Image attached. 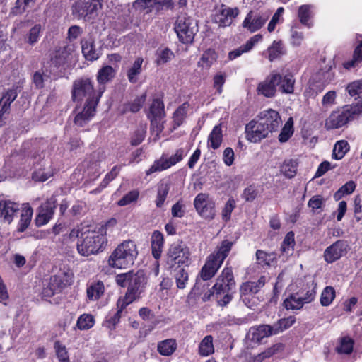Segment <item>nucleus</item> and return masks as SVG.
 Listing matches in <instances>:
<instances>
[{"label":"nucleus","instance_id":"nucleus-1","mask_svg":"<svg viewBox=\"0 0 362 362\" xmlns=\"http://www.w3.org/2000/svg\"><path fill=\"white\" fill-rule=\"evenodd\" d=\"M137 255L135 243L131 240H124L111 253L108 258V264L112 268L126 269L133 265Z\"/></svg>","mask_w":362,"mask_h":362},{"label":"nucleus","instance_id":"nucleus-2","mask_svg":"<svg viewBox=\"0 0 362 362\" xmlns=\"http://www.w3.org/2000/svg\"><path fill=\"white\" fill-rule=\"evenodd\" d=\"M235 281L231 268L226 267L216 279L215 284L212 286L214 293L219 306H226L233 299V290L235 288Z\"/></svg>","mask_w":362,"mask_h":362},{"label":"nucleus","instance_id":"nucleus-3","mask_svg":"<svg viewBox=\"0 0 362 362\" xmlns=\"http://www.w3.org/2000/svg\"><path fill=\"white\" fill-rule=\"evenodd\" d=\"M233 244V242L228 240H223L217 248V250L206 258V262L199 273V276L202 280L208 281L215 276L223 261L228 255Z\"/></svg>","mask_w":362,"mask_h":362},{"label":"nucleus","instance_id":"nucleus-4","mask_svg":"<svg viewBox=\"0 0 362 362\" xmlns=\"http://www.w3.org/2000/svg\"><path fill=\"white\" fill-rule=\"evenodd\" d=\"M107 244L105 236L100 232L86 228L83 233V238L77 243L78 252L83 256L98 253Z\"/></svg>","mask_w":362,"mask_h":362},{"label":"nucleus","instance_id":"nucleus-5","mask_svg":"<svg viewBox=\"0 0 362 362\" xmlns=\"http://www.w3.org/2000/svg\"><path fill=\"white\" fill-rule=\"evenodd\" d=\"M361 114L362 103L345 105L341 109L333 111L329 115L325 121V127L327 129H339Z\"/></svg>","mask_w":362,"mask_h":362},{"label":"nucleus","instance_id":"nucleus-6","mask_svg":"<svg viewBox=\"0 0 362 362\" xmlns=\"http://www.w3.org/2000/svg\"><path fill=\"white\" fill-rule=\"evenodd\" d=\"M105 90V86H99L98 93L96 95L91 80L88 78H82L74 82L72 98L74 100L78 101L82 100L84 98H87L86 102L90 99L98 98L99 100Z\"/></svg>","mask_w":362,"mask_h":362},{"label":"nucleus","instance_id":"nucleus-7","mask_svg":"<svg viewBox=\"0 0 362 362\" xmlns=\"http://www.w3.org/2000/svg\"><path fill=\"white\" fill-rule=\"evenodd\" d=\"M174 29L180 41L184 44L192 43L198 31L197 23L186 13L177 16Z\"/></svg>","mask_w":362,"mask_h":362},{"label":"nucleus","instance_id":"nucleus-8","mask_svg":"<svg viewBox=\"0 0 362 362\" xmlns=\"http://www.w3.org/2000/svg\"><path fill=\"white\" fill-rule=\"evenodd\" d=\"M165 262L170 267L188 265L190 262L189 249L182 243H173L168 249Z\"/></svg>","mask_w":362,"mask_h":362},{"label":"nucleus","instance_id":"nucleus-9","mask_svg":"<svg viewBox=\"0 0 362 362\" xmlns=\"http://www.w3.org/2000/svg\"><path fill=\"white\" fill-rule=\"evenodd\" d=\"M187 154V151L184 148L176 150L175 154L168 158L162 156L159 159L154 161L151 168L146 171V175H151L156 172L165 170L170 167L180 162Z\"/></svg>","mask_w":362,"mask_h":362},{"label":"nucleus","instance_id":"nucleus-10","mask_svg":"<svg viewBox=\"0 0 362 362\" xmlns=\"http://www.w3.org/2000/svg\"><path fill=\"white\" fill-rule=\"evenodd\" d=\"M102 6L103 4H97L90 0L79 1L73 5L72 14L78 18H83L88 21L96 16L97 11Z\"/></svg>","mask_w":362,"mask_h":362},{"label":"nucleus","instance_id":"nucleus-11","mask_svg":"<svg viewBox=\"0 0 362 362\" xmlns=\"http://www.w3.org/2000/svg\"><path fill=\"white\" fill-rule=\"evenodd\" d=\"M129 283L127 291L124 298H121L125 301L132 303L140 293L141 288L145 284V275L143 272L134 273L131 272V278Z\"/></svg>","mask_w":362,"mask_h":362},{"label":"nucleus","instance_id":"nucleus-12","mask_svg":"<svg viewBox=\"0 0 362 362\" xmlns=\"http://www.w3.org/2000/svg\"><path fill=\"white\" fill-rule=\"evenodd\" d=\"M164 103L159 99H154L150 106L148 117L151 119V125L153 132L159 134L163 129V126L160 121L165 117Z\"/></svg>","mask_w":362,"mask_h":362},{"label":"nucleus","instance_id":"nucleus-13","mask_svg":"<svg viewBox=\"0 0 362 362\" xmlns=\"http://www.w3.org/2000/svg\"><path fill=\"white\" fill-rule=\"evenodd\" d=\"M194 205L197 213L205 219H212L215 216V204L209 199L208 195L199 193L194 200Z\"/></svg>","mask_w":362,"mask_h":362},{"label":"nucleus","instance_id":"nucleus-14","mask_svg":"<svg viewBox=\"0 0 362 362\" xmlns=\"http://www.w3.org/2000/svg\"><path fill=\"white\" fill-rule=\"evenodd\" d=\"M269 17L267 12H254L250 11L244 19L242 25L250 33L259 30Z\"/></svg>","mask_w":362,"mask_h":362},{"label":"nucleus","instance_id":"nucleus-15","mask_svg":"<svg viewBox=\"0 0 362 362\" xmlns=\"http://www.w3.org/2000/svg\"><path fill=\"white\" fill-rule=\"evenodd\" d=\"M246 138L251 142L257 143L267 137L271 132L268 127L262 124L259 120H252L245 127Z\"/></svg>","mask_w":362,"mask_h":362},{"label":"nucleus","instance_id":"nucleus-16","mask_svg":"<svg viewBox=\"0 0 362 362\" xmlns=\"http://www.w3.org/2000/svg\"><path fill=\"white\" fill-rule=\"evenodd\" d=\"M57 206V200L54 197L48 199L39 207L38 214L35 217V222L37 226L40 227L47 224L52 218L54 209Z\"/></svg>","mask_w":362,"mask_h":362},{"label":"nucleus","instance_id":"nucleus-17","mask_svg":"<svg viewBox=\"0 0 362 362\" xmlns=\"http://www.w3.org/2000/svg\"><path fill=\"white\" fill-rule=\"evenodd\" d=\"M278 80L277 71H272L263 81L258 84L257 93L266 98L274 97L276 93Z\"/></svg>","mask_w":362,"mask_h":362},{"label":"nucleus","instance_id":"nucleus-18","mask_svg":"<svg viewBox=\"0 0 362 362\" xmlns=\"http://www.w3.org/2000/svg\"><path fill=\"white\" fill-rule=\"evenodd\" d=\"M238 8H230L221 5L214 16V21L219 27L225 28L232 24L234 19L239 15Z\"/></svg>","mask_w":362,"mask_h":362},{"label":"nucleus","instance_id":"nucleus-19","mask_svg":"<svg viewBox=\"0 0 362 362\" xmlns=\"http://www.w3.org/2000/svg\"><path fill=\"white\" fill-rule=\"evenodd\" d=\"M346 241L339 240L326 248L324 252L325 260L327 263H333L339 259L347 252Z\"/></svg>","mask_w":362,"mask_h":362},{"label":"nucleus","instance_id":"nucleus-20","mask_svg":"<svg viewBox=\"0 0 362 362\" xmlns=\"http://www.w3.org/2000/svg\"><path fill=\"white\" fill-rule=\"evenodd\" d=\"M98 104V98L96 100H88L86 103L83 110L76 114L74 122L78 127H84L95 115L96 106Z\"/></svg>","mask_w":362,"mask_h":362},{"label":"nucleus","instance_id":"nucleus-21","mask_svg":"<svg viewBox=\"0 0 362 362\" xmlns=\"http://www.w3.org/2000/svg\"><path fill=\"white\" fill-rule=\"evenodd\" d=\"M257 117L259 122L264 124L265 127H268L271 132H276L281 123V119L279 112L272 109L261 112Z\"/></svg>","mask_w":362,"mask_h":362},{"label":"nucleus","instance_id":"nucleus-22","mask_svg":"<svg viewBox=\"0 0 362 362\" xmlns=\"http://www.w3.org/2000/svg\"><path fill=\"white\" fill-rule=\"evenodd\" d=\"M18 93L15 89H9L0 98V127L6 123V119L10 112V106L17 98Z\"/></svg>","mask_w":362,"mask_h":362},{"label":"nucleus","instance_id":"nucleus-23","mask_svg":"<svg viewBox=\"0 0 362 362\" xmlns=\"http://www.w3.org/2000/svg\"><path fill=\"white\" fill-rule=\"evenodd\" d=\"M19 210L18 203L10 200L0 201V218L4 223L10 224Z\"/></svg>","mask_w":362,"mask_h":362},{"label":"nucleus","instance_id":"nucleus-24","mask_svg":"<svg viewBox=\"0 0 362 362\" xmlns=\"http://www.w3.org/2000/svg\"><path fill=\"white\" fill-rule=\"evenodd\" d=\"M277 88L282 93L292 94L294 92L295 78L288 71L281 74L277 72Z\"/></svg>","mask_w":362,"mask_h":362},{"label":"nucleus","instance_id":"nucleus-25","mask_svg":"<svg viewBox=\"0 0 362 362\" xmlns=\"http://www.w3.org/2000/svg\"><path fill=\"white\" fill-rule=\"evenodd\" d=\"M272 325H261L250 329L248 337L253 342H260L265 337L275 335Z\"/></svg>","mask_w":362,"mask_h":362},{"label":"nucleus","instance_id":"nucleus-26","mask_svg":"<svg viewBox=\"0 0 362 362\" xmlns=\"http://www.w3.org/2000/svg\"><path fill=\"white\" fill-rule=\"evenodd\" d=\"M362 64V35L357 34L356 36V47L351 59L345 62L343 66L346 69H351L360 66Z\"/></svg>","mask_w":362,"mask_h":362},{"label":"nucleus","instance_id":"nucleus-27","mask_svg":"<svg viewBox=\"0 0 362 362\" xmlns=\"http://www.w3.org/2000/svg\"><path fill=\"white\" fill-rule=\"evenodd\" d=\"M315 16V6L313 4H303L298 7L297 16L300 23L308 28L313 26L312 21Z\"/></svg>","mask_w":362,"mask_h":362},{"label":"nucleus","instance_id":"nucleus-28","mask_svg":"<svg viewBox=\"0 0 362 362\" xmlns=\"http://www.w3.org/2000/svg\"><path fill=\"white\" fill-rule=\"evenodd\" d=\"M33 214V209L28 203L22 204L21 216L17 226V231L23 233L29 227Z\"/></svg>","mask_w":362,"mask_h":362},{"label":"nucleus","instance_id":"nucleus-29","mask_svg":"<svg viewBox=\"0 0 362 362\" xmlns=\"http://www.w3.org/2000/svg\"><path fill=\"white\" fill-rule=\"evenodd\" d=\"M262 35L260 34L254 35L247 40L245 45H243L237 49L230 52L228 53V59L230 60H234L241 56L243 53L250 52L257 42L262 41Z\"/></svg>","mask_w":362,"mask_h":362},{"label":"nucleus","instance_id":"nucleus-30","mask_svg":"<svg viewBox=\"0 0 362 362\" xmlns=\"http://www.w3.org/2000/svg\"><path fill=\"white\" fill-rule=\"evenodd\" d=\"M68 57L69 52L66 47L56 51L50 60L49 71L51 74H55L60 67L66 63Z\"/></svg>","mask_w":362,"mask_h":362},{"label":"nucleus","instance_id":"nucleus-31","mask_svg":"<svg viewBox=\"0 0 362 362\" xmlns=\"http://www.w3.org/2000/svg\"><path fill=\"white\" fill-rule=\"evenodd\" d=\"M164 245V237L162 233L155 230L151 238L152 255L156 259H160Z\"/></svg>","mask_w":362,"mask_h":362},{"label":"nucleus","instance_id":"nucleus-32","mask_svg":"<svg viewBox=\"0 0 362 362\" xmlns=\"http://www.w3.org/2000/svg\"><path fill=\"white\" fill-rule=\"evenodd\" d=\"M266 278L262 276L257 281H247L243 283L240 288L241 295L255 294L265 285Z\"/></svg>","mask_w":362,"mask_h":362},{"label":"nucleus","instance_id":"nucleus-33","mask_svg":"<svg viewBox=\"0 0 362 362\" xmlns=\"http://www.w3.org/2000/svg\"><path fill=\"white\" fill-rule=\"evenodd\" d=\"M129 303L122 298H119L117 302V311L113 314H109L107 317L105 325L109 329H112L119 322L123 310L129 305Z\"/></svg>","mask_w":362,"mask_h":362},{"label":"nucleus","instance_id":"nucleus-34","mask_svg":"<svg viewBox=\"0 0 362 362\" xmlns=\"http://www.w3.org/2000/svg\"><path fill=\"white\" fill-rule=\"evenodd\" d=\"M223 141V134L221 124L216 125L208 136V147L214 150L218 149Z\"/></svg>","mask_w":362,"mask_h":362},{"label":"nucleus","instance_id":"nucleus-35","mask_svg":"<svg viewBox=\"0 0 362 362\" xmlns=\"http://www.w3.org/2000/svg\"><path fill=\"white\" fill-rule=\"evenodd\" d=\"M218 54L213 49H208L204 52L199 61L198 66L204 69H209L210 67L217 61Z\"/></svg>","mask_w":362,"mask_h":362},{"label":"nucleus","instance_id":"nucleus-36","mask_svg":"<svg viewBox=\"0 0 362 362\" xmlns=\"http://www.w3.org/2000/svg\"><path fill=\"white\" fill-rule=\"evenodd\" d=\"M189 104L187 102L180 105L173 115V129H177L182 125L186 118Z\"/></svg>","mask_w":362,"mask_h":362},{"label":"nucleus","instance_id":"nucleus-37","mask_svg":"<svg viewBox=\"0 0 362 362\" xmlns=\"http://www.w3.org/2000/svg\"><path fill=\"white\" fill-rule=\"evenodd\" d=\"M177 344L174 339H168L158 343L157 350L164 356H171L177 349Z\"/></svg>","mask_w":362,"mask_h":362},{"label":"nucleus","instance_id":"nucleus-38","mask_svg":"<svg viewBox=\"0 0 362 362\" xmlns=\"http://www.w3.org/2000/svg\"><path fill=\"white\" fill-rule=\"evenodd\" d=\"M116 71L110 66H103L98 72L97 81L99 86H105L104 85L110 81L115 76Z\"/></svg>","mask_w":362,"mask_h":362},{"label":"nucleus","instance_id":"nucleus-39","mask_svg":"<svg viewBox=\"0 0 362 362\" xmlns=\"http://www.w3.org/2000/svg\"><path fill=\"white\" fill-rule=\"evenodd\" d=\"M104 291V284L102 281L92 283L87 288V297L90 300H96L103 295Z\"/></svg>","mask_w":362,"mask_h":362},{"label":"nucleus","instance_id":"nucleus-40","mask_svg":"<svg viewBox=\"0 0 362 362\" xmlns=\"http://www.w3.org/2000/svg\"><path fill=\"white\" fill-rule=\"evenodd\" d=\"M198 353L201 356H208L214 353L213 337L206 336L199 343Z\"/></svg>","mask_w":362,"mask_h":362},{"label":"nucleus","instance_id":"nucleus-41","mask_svg":"<svg viewBox=\"0 0 362 362\" xmlns=\"http://www.w3.org/2000/svg\"><path fill=\"white\" fill-rule=\"evenodd\" d=\"M349 149L350 146L346 141H338L334 146L332 157L335 160H341L344 157Z\"/></svg>","mask_w":362,"mask_h":362},{"label":"nucleus","instance_id":"nucleus-42","mask_svg":"<svg viewBox=\"0 0 362 362\" xmlns=\"http://www.w3.org/2000/svg\"><path fill=\"white\" fill-rule=\"evenodd\" d=\"M268 59L270 62L280 57L285 54V49L282 41H274L267 48Z\"/></svg>","mask_w":362,"mask_h":362},{"label":"nucleus","instance_id":"nucleus-43","mask_svg":"<svg viewBox=\"0 0 362 362\" xmlns=\"http://www.w3.org/2000/svg\"><path fill=\"white\" fill-rule=\"evenodd\" d=\"M144 59L142 57H138L135 59L132 66L127 71V78L129 82L135 83L137 81V76L141 74L142 71V64Z\"/></svg>","mask_w":362,"mask_h":362},{"label":"nucleus","instance_id":"nucleus-44","mask_svg":"<svg viewBox=\"0 0 362 362\" xmlns=\"http://www.w3.org/2000/svg\"><path fill=\"white\" fill-rule=\"evenodd\" d=\"M295 322L296 317L294 316H289L288 317L279 320L276 323L272 325L275 335L290 328L295 323Z\"/></svg>","mask_w":362,"mask_h":362},{"label":"nucleus","instance_id":"nucleus-45","mask_svg":"<svg viewBox=\"0 0 362 362\" xmlns=\"http://www.w3.org/2000/svg\"><path fill=\"white\" fill-rule=\"evenodd\" d=\"M298 162L296 160H286L281 167V173L288 178L293 177L297 173Z\"/></svg>","mask_w":362,"mask_h":362},{"label":"nucleus","instance_id":"nucleus-46","mask_svg":"<svg viewBox=\"0 0 362 362\" xmlns=\"http://www.w3.org/2000/svg\"><path fill=\"white\" fill-rule=\"evenodd\" d=\"M42 33V28L40 24L34 25L28 31L25 37V41L30 45H35L40 40Z\"/></svg>","mask_w":362,"mask_h":362},{"label":"nucleus","instance_id":"nucleus-47","mask_svg":"<svg viewBox=\"0 0 362 362\" xmlns=\"http://www.w3.org/2000/svg\"><path fill=\"white\" fill-rule=\"evenodd\" d=\"M156 63L160 66L170 62L174 57V53L168 47L159 48L156 52Z\"/></svg>","mask_w":362,"mask_h":362},{"label":"nucleus","instance_id":"nucleus-48","mask_svg":"<svg viewBox=\"0 0 362 362\" xmlns=\"http://www.w3.org/2000/svg\"><path fill=\"white\" fill-rule=\"evenodd\" d=\"M82 53L87 60H95L99 57L92 41L86 40L82 42Z\"/></svg>","mask_w":362,"mask_h":362},{"label":"nucleus","instance_id":"nucleus-49","mask_svg":"<svg viewBox=\"0 0 362 362\" xmlns=\"http://www.w3.org/2000/svg\"><path fill=\"white\" fill-rule=\"evenodd\" d=\"M283 305L286 310H293L301 309L304 304L298 294H291L284 300Z\"/></svg>","mask_w":362,"mask_h":362},{"label":"nucleus","instance_id":"nucleus-50","mask_svg":"<svg viewBox=\"0 0 362 362\" xmlns=\"http://www.w3.org/2000/svg\"><path fill=\"white\" fill-rule=\"evenodd\" d=\"M354 341L349 337H344L340 339L339 346L336 348L337 353L350 354L353 351Z\"/></svg>","mask_w":362,"mask_h":362},{"label":"nucleus","instance_id":"nucleus-51","mask_svg":"<svg viewBox=\"0 0 362 362\" xmlns=\"http://www.w3.org/2000/svg\"><path fill=\"white\" fill-rule=\"evenodd\" d=\"M336 296L335 289L332 286H326L323 291H322L320 296V304L322 306H328L329 305Z\"/></svg>","mask_w":362,"mask_h":362},{"label":"nucleus","instance_id":"nucleus-52","mask_svg":"<svg viewBox=\"0 0 362 362\" xmlns=\"http://www.w3.org/2000/svg\"><path fill=\"white\" fill-rule=\"evenodd\" d=\"M35 1L36 0H17L11 13L14 16L21 15L28 8L33 6Z\"/></svg>","mask_w":362,"mask_h":362},{"label":"nucleus","instance_id":"nucleus-53","mask_svg":"<svg viewBox=\"0 0 362 362\" xmlns=\"http://www.w3.org/2000/svg\"><path fill=\"white\" fill-rule=\"evenodd\" d=\"M293 134V120L292 117L288 118L281 133L279 135V141L281 143L287 141Z\"/></svg>","mask_w":362,"mask_h":362},{"label":"nucleus","instance_id":"nucleus-54","mask_svg":"<svg viewBox=\"0 0 362 362\" xmlns=\"http://www.w3.org/2000/svg\"><path fill=\"white\" fill-rule=\"evenodd\" d=\"M294 235L293 231H290L286 235L281 246V250L283 253L288 255L293 252L295 246Z\"/></svg>","mask_w":362,"mask_h":362},{"label":"nucleus","instance_id":"nucleus-55","mask_svg":"<svg viewBox=\"0 0 362 362\" xmlns=\"http://www.w3.org/2000/svg\"><path fill=\"white\" fill-rule=\"evenodd\" d=\"M355 189V182L354 181H349L334 194V198L337 201L340 200L344 196L353 193Z\"/></svg>","mask_w":362,"mask_h":362},{"label":"nucleus","instance_id":"nucleus-56","mask_svg":"<svg viewBox=\"0 0 362 362\" xmlns=\"http://www.w3.org/2000/svg\"><path fill=\"white\" fill-rule=\"evenodd\" d=\"M54 349L59 362H70L66 347L59 341L54 344Z\"/></svg>","mask_w":362,"mask_h":362},{"label":"nucleus","instance_id":"nucleus-57","mask_svg":"<svg viewBox=\"0 0 362 362\" xmlns=\"http://www.w3.org/2000/svg\"><path fill=\"white\" fill-rule=\"evenodd\" d=\"M95 323L94 317L90 314H83L77 320V327L81 330L89 329Z\"/></svg>","mask_w":362,"mask_h":362},{"label":"nucleus","instance_id":"nucleus-58","mask_svg":"<svg viewBox=\"0 0 362 362\" xmlns=\"http://www.w3.org/2000/svg\"><path fill=\"white\" fill-rule=\"evenodd\" d=\"M256 258L259 264L269 266L271 263L276 259V255L274 253H267L262 250H257L256 252Z\"/></svg>","mask_w":362,"mask_h":362},{"label":"nucleus","instance_id":"nucleus-59","mask_svg":"<svg viewBox=\"0 0 362 362\" xmlns=\"http://www.w3.org/2000/svg\"><path fill=\"white\" fill-rule=\"evenodd\" d=\"M284 349V345L281 343H278L274 344L271 347L267 349L264 351L258 354L257 356V360L261 361L265 358H269L272 356L274 354L279 351H283Z\"/></svg>","mask_w":362,"mask_h":362},{"label":"nucleus","instance_id":"nucleus-60","mask_svg":"<svg viewBox=\"0 0 362 362\" xmlns=\"http://www.w3.org/2000/svg\"><path fill=\"white\" fill-rule=\"evenodd\" d=\"M175 279L177 287L180 289H184L187 284L189 275L185 269L181 268L175 274Z\"/></svg>","mask_w":362,"mask_h":362},{"label":"nucleus","instance_id":"nucleus-61","mask_svg":"<svg viewBox=\"0 0 362 362\" xmlns=\"http://www.w3.org/2000/svg\"><path fill=\"white\" fill-rule=\"evenodd\" d=\"M156 3L157 0H136L134 6L141 10H146V13H149L156 11Z\"/></svg>","mask_w":362,"mask_h":362},{"label":"nucleus","instance_id":"nucleus-62","mask_svg":"<svg viewBox=\"0 0 362 362\" xmlns=\"http://www.w3.org/2000/svg\"><path fill=\"white\" fill-rule=\"evenodd\" d=\"M346 90L351 96L362 98V80L350 83Z\"/></svg>","mask_w":362,"mask_h":362},{"label":"nucleus","instance_id":"nucleus-63","mask_svg":"<svg viewBox=\"0 0 362 362\" xmlns=\"http://www.w3.org/2000/svg\"><path fill=\"white\" fill-rule=\"evenodd\" d=\"M145 100V97L137 98L134 99L132 103H127L124 105V112H137L141 108L143 103Z\"/></svg>","mask_w":362,"mask_h":362},{"label":"nucleus","instance_id":"nucleus-64","mask_svg":"<svg viewBox=\"0 0 362 362\" xmlns=\"http://www.w3.org/2000/svg\"><path fill=\"white\" fill-rule=\"evenodd\" d=\"M146 127H140L137 128L133 133L130 143L132 146L139 145L146 136Z\"/></svg>","mask_w":362,"mask_h":362}]
</instances>
